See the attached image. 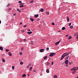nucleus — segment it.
Wrapping results in <instances>:
<instances>
[{
  "label": "nucleus",
  "mask_w": 78,
  "mask_h": 78,
  "mask_svg": "<svg viewBox=\"0 0 78 78\" xmlns=\"http://www.w3.org/2000/svg\"><path fill=\"white\" fill-rule=\"evenodd\" d=\"M33 2H34L33 1H32L30 2V3H33Z\"/></svg>",
  "instance_id": "473e14b6"
},
{
  "label": "nucleus",
  "mask_w": 78,
  "mask_h": 78,
  "mask_svg": "<svg viewBox=\"0 0 78 78\" xmlns=\"http://www.w3.org/2000/svg\"><path fill=\"white\" fill-rule=\"evenodd\" d=\"M76 37H77V39H78V34L77 35V36Z\"/></svg>",
  "instance_id": "bf43d9fd"
},
{
  "label": "nucleus",
  "mask_w": 78,
  "mask_h": 78,
  "mask_svg": "<svg viewBox=\"0 0 78 78\" xmlns=\"http://www.w3.org/2000/svg\"><path fill=\"white\" fill-rule=\"evenodd\" d=\"M44 49H40V52H41V53H42V52H43V51H44Z\"/></svg>",
  "instance_id": "0eeeda50"
},
{
  "label": "nucleus",
  "mask_w": 78,
  "mask_h": 78,
  "mask_svg": "<svg viewBox=\"0 0 78 78\" xmlns=\"http://www.w3.org/2000/svg\"><path fill=\"white\" fill-rule=\"evenodd\" d=\"M29 66H31V63H29Z\"/></svg>",
  "instance_id": "864d4df0"
},
{
  "label": "nucleus",
  "mask_w": 78,
  "mask_h": 78,
  "mask_svg": "<svg viewBox=\"0 0 78 78\" xmlns=\"http://www.w3.org/2000/svg\"><path fill=\"white\" fill-rule=\"evenodd\" d=\"M9 5H10V3H9L8 4V5H7L6 7H8L9 6Z\"/></svg>",
  "instance_id": "a878e982"
},
{
  "label": "nucleus",
  "mask_w": 78,
  "mask_h": 78,
  "mask_svg": "<svg viewBox=\"0 0 78 78\" xmlns=\"http://www.w3.org/2000/svg\"><path fill=\"white\" fill-rule=\"evenodd\" d=\"M46 13L47 15H49V14L50 13L48 12H46Z\"/></svg>",
  "instance_id": "bb28decb"
},
{
  "label": "nucleus",
  "mask_w": 78,
  "mask_h": 78,
  "mask_svg": "<svg viewBox=\"0 0 78 78\" xmlns=\"http://www.w3.org/2000/svg\"><path fill=\"white\" fill-rule=\"evenodd\" d=\"M32 70V67H30L29 69V71H31Z\"/></svg>",
  "instance_id": "c85d7f7f"
},
{
  "label": "nucleus",
  "mask_w": 78,
  "mask_h": 78,
  "mask_svg": "<svg viewBox=\"0 0 78 78\" xmlns=\"http://www.w3.org/2000/svg\"><path fill=\"white\" fill-rule=\"evenodd\" d=\"M44 11V9H41L39 11V12H43Z\"/></svg>",
  "instance_id": "6e6552de"
},
{
  "label": "nucleus",
  "mask_w": 78,
  "mask_h": 78,
  "mask_svg": "<svg viewBox=\"0 0 78 78\" xmlns=\"http://www.w3.org/2000/svg\"><path fill=\"white\" fill-rule=\"evenodd\" d=\"M14 66H12V70H14Z\"/></svg>",
  "instance_id": "cd10ccee"
},
{
  "label": "nucleus",
  "mask_w": 78,
  "mask_h": 78,
  "mask_svg": "<svg viewBox=\"0 0 78 78\" xmlns=\"http://www.w3.org/2000/svg\"><path fill=\"white\" fill-rule=\"evenodd\" d=\"M38 16H39V15L38 14H36V15H35L34 17H38Z\"/></svg>",
  "instance_id": "f8f14e48"
},
{
  "label": "nucleus",
  "mask_w": 78,
  "mask_h": 78,
  "mask_svg": "<svg viewBox=\"0 0 78 78\" xmlns=\"http://www.w3.org/2000/svg\"><path fill=\"white\" fill-rule=\"evenodd\" d=\"M58 33H60L61 32V30H59L58 31Z\"/></svg>",
  "instance_id": "4d7b16f0"
},
{
  "label": "nucleus",
  "mask_w": 78,
  "mask_h": 78,
  "mask_svg": "<svg viewBox=\"0 0 78 78\" xmlns=\"http://www.w3.org/2000/svg\"><path fill=\"white\" fill-rule=\"evenodd\" d=\"M0 50H1L2 51L3 50V49L2 48V47H0Z\"/></svg>",
  "instance_id": "2eb2a0df"
},
{
  "label": "nucleus",
  "mask_w": 78,
  "mask_h": 78,
  "mask_svg": "<svg viewBox=\"0 0 78 78\" xmlns=\"http://www.w3.org/2000/svg\"><path fill=\"white\" fill-rule=\"evenodd\" d=\"M47 58V56H45L44 58V59H46Z\"/></svg>",
  "instance_id": "4be33fe9"
},
{
  "label": "nucleus",
  "mask_w": 78,
  "mask_h": 78,
  "mask_svg": "<svg viewBox=\"0 0 78 78\" xmlns=\"http://www.w3.org/2000/svg\"><path fill=\"white\" fill-rule=\"evenodd\" d=\"M52 25H55V23L53 22L52 23Z\"/></svg>",
  "instance_id": "e433bc0d"
},
{
  "label": "nucleus",
  "mask_w": 78,
  "mask_h": 78,
  "mask_svg": "<svg viewBox=\"0 0 78 78\" xmlns=\"http://www.w3.org/2000/svg\"><path fill=\"white\" fill-rule=\"evenodd\" d=\"M24 27H27V26L26 25H25L24 26Z\"/></svg>",
  "instance_id": "a18cd8bd"
},
{
  "label": "nucleus",
  "mask_w": 78,
  "mask_h": 78,
  "mask_svg": "<svg viewBox=\"0 0 78 78\" xmlns=\"http://www.w3.org/2000/svg\"><path fill=\"white\" fill-rule=\"evenodd\" d=\"M49 50V48H48V47L46 48V51H48V50Z\"/></svg>",
  "instance_id": "b1692460"
},
{
  "label": "nucleus",
  "mask_w": 78,
  "mask_h": 78,
  "mask_svg": "<svg viewBox=\"0 0 78 78\" xmlns=\"http://www.w3.org/2000/svg\"><path fill=\"white\" fill-rule=\"evenodd\" d=\"M31 42H33V41H32Z\"/></svg>",
  "instance_id": "774afa93"
},
{
  "label": "nucleus",
  "mask_w": 78,
  "mask_h": 78,
  "mask_svg": "<svg viewBox=\"0 0 78 78\" xmlns=\"http://www.w3.org/2000/svg\"><path fill=\"white\" fill-rule=\"evenodd\" d=\"M66 36H69V35H66Z\"/></svg>",
  "instance_id": "e2e57ef3"
},
{
  "label": "nucleus",
  "mask_w": 78,
  "mask_h": 78,
  "mask_svg": "<svg viewBox=\"0 0 78 78\" xmlns=\"http://www.w3.org/2000/svg\"><path fill=\"white\" fill-rule=\"evenodd\" d=\"M2 61L4 62H5V60L4 59L2 58Z\"/></svg>",
  "instance_id": "aec40b11"
},
{
  "label": "nucleus",
  "mask_w": 78,
  "mask_h": 78,
  "mask_svg": "<svg viewBox=\"0 0 78 78\" xmlns=\"http://www.w3.org/2000/svg\"><path fill=\"white\" fill-rule=\"evenodd\" d=\"M72 36H69L68 38V39L69 40V39H72Z\"/></svg>",
  "instance_id": "4468645a"
},
{
  "label": "nucleus",
  "mask_w": 78,
  "mask_h": 78,
  "mask_svg": "<svg viewBox=\"0 0 78 78\" xmlns=\"http://www.w3.org/2000/svg\"><path fill=\"white\" fill-rule=\"evenodd\" d=\"M58 42H59H59H61V40H59V41H58Z\"/></svg>",
  "instance_id": "69168bd1"
},
{
  "label": "nucleus",
  "mask_w": 78,
  "mask_h": 78,
  "mask_svg": "<svg viewBox=\"0 0 78 78\" xmlns=\"http://www.w3.org/2000/svg\"><path fill=\"white\" fill-rule=\"evenodd\" d=\"M65 57L63 55H62L61 57V58L60 59V60H62Z\"/></svg>",
  "instance_id": "423d86ee"
},
{
  "label": "nucleus",
  "mask_w": 78,
  "mask_h": 78,
  "mask_svg": "<svg viewBox=\"0 0 78 78\" xmlns=\"http://www.w3.org/2000/svg\"><path fill=\"white\" fill-rule=\"evenodd\" d=\"M8 54L9 56H12V55H11V52H9L8 53Z\"/></svg>",
  "instance_id": "ddd939ff"
},
{
  "label": "nucleus",
  "mask_w": 78,
  "mask_h": 78,
  "mask_svg": "<svg viewBox=\"0 0 78 78\" xmlns=\"http://www.w3.org/2000/svg\"><path fill=\"white\" fill-rule=\"evenodd\" d=\"M36 72V70H34V72Z\"/></svg>",
  "instance_id": "a19ab883"
},
{
  "label": "nucleus",
  "mask_w": 78,
  "mask_h": 78,
  "mask_svg": "<svg viewBox=\"0 0 78 78\" xmlns=\"http://www.w3.org/2000/svg\"><path fill=\"white\" fill-rule=\"evenodd\" d=\"M63 55L64 57H65V56H68V55H69V54H68V52H67L64 53Z\"/></svg>",
  "instance_id": "7ed1b4c3"
},
{
  "label": "nucleus",
  "mask_w": 78,
  "mask_h": 78,
  "mask_svg": "<svg viewBox=\"0 0 78 78\" xmlns=\"http://www.w3.org/2000/svg\"><path fill=\"white\" fill-rule=\"evenodd\" d=\"M52 65H53V63H54V62H52Z\"/></svg>",
  "instance_id": "c03bdc74"
},
{
  "label": "nucleus",
  "mask_w": 78,
  "mask_h": 78,
  "mask_svg": "<svg viewBox=\"0 0 78 78\" xmlns=\"http://www.w3.org/2000/svg\"><path fill=\"white\" fill-rule=\"evenodd\" d=\"M1 20H0V24L1 23Z\"/></svg>",
  "instance_id": "052dcab7"
},
{
  "label": "nucleus",
  "mask_w": 78,
  "mask_h": 78,
  "mask_svg": "<svg viewBox=\"0 0 78 78\" xmlns=\"http://www.w3.org/2000/svg\"><path fill=\"white\" fill-rule=\"evenodd\" d=\"M16 11H19V9H17L16 10Z\"/></svg>",
  "instance_id": "37998d69"
},
{
  "label": "nucleus",
  "mask_w": 78,
  "mask_h": 78,
  "mask_svg": "<svg viewBox=\"0 0 78 78\" xmlns=\"http://www.w3.org/2000/svg\"><path fill=\"white\" fill-rule=\"evenodd\" d=\"M5 51H6V52H8V51H9V50H8V49H6L5 50Z\"/></svg>",
  "instance_id": "c756f323"
},
{
  "label": "nucleus",
  "mask_w": 78,
  "mask_h": 78,
  "mask_svg": "<svg viewBox=\"0 0 78 78\" xmlns=\"http://www.w3.org/2000/svg\"><path fill=\"white\" fill-rule=\"evenodd\" d=\"M31 33H32V31L27 32V34H31Z\"/></svg>",
  "instance_id": "1a4fd4ad"
},
{
  "label": "nucleus",
  "mask_w": 78,
  "mask_h": 78,
  "mask_svg": "<svg viewBox=\"0 0 78 78\" xmlns=\"http://www.w3.org/2000/svg\"><path fill=\"white\" fill-rule=\"evenodd\" d=\"M18 12H21V10H19Z\"/></svg>",
  "instance_id": "ea45409f"
},
{
  "label": "nucleus",
  "mask_w": 78,
  "mask_h": 78,
  "mask_svg": "<svg viewBox=\"0 0 78 78\" xmlns=\"http://www.w3.org/2000/svg\"><path fill=\"white\" fill-rule=\"evenodd\" d=\"M24 42H26V39H24Z\"/></svg>",
  "instance_id": "49530a36"
},
{
  "label": "nucleus",
  "mask_w": 78,
  "mask_h": 78,
  "mask_svg": "<svg viewBox=\"0 0 78 78\" xmlns=\"http://www.w3.org/2000/svg\"><path fill=\"white\" fill-rule=\"evenodd\" d=\"M65 29H66V27H63L62 28V30H64Z\"/></svg>",
  "instance_id": "6ab92c4d"
},
{
  "label": "nucleus",
  "mask_w": 78,
  "mask_h": 78,
  "mask_svg": "<svg viewBox=\"0 0 78 78\" xmlns=\"http://www.w3.org/2000/svg\"><path fill=\"white\" fill-rule=\"evenodd\" d=\"M39 20H40V19H39V18H38V20H37V21H39Z\"/></svg>",
  "instance_id": "8fccbe9b"
},
{
  "label": "nucleus",
  "mask_w": 78,
  "mask_h": 78,
  "mask_svg": "<svg viewBox=\"0 0 78 78\" xmlns=\"http://www.w3.org/2000/svg\"><path fill=\"white\" fill-rule=\"evenodd\" d=\"M18 3H22V1H19L18 2Z\"/></svg>",
  "instance_id": "c9c22d12"
},
{
  "label": "nucleus",
  "mask_w": 78,
  "mask_h": 78,
  "mask_svg": "<svg viewBox=\"0 0 78 78\" xmlns=\"http://www.w3.org/2000/svg\"><path fill=\"white\" fill-rule=\"evenodd\" d=\"M67 21L68 22H69V18L68 17H67Z\"/></svg>",
  "instance_id": "f3484780"
},
{
  "label": "nucleus",
  "mask_w": 78,
  "mask_h": 78,
  "mask_svg": "<svg viewBox=\"0 0 78 78\" xmlns=\"http://www.w3.org/2000/svg\"><path fill=\"white\" fill-rule=\"evenodd\" d=\"M30 20H31V21H32V22H34V19H33V18H30Z\"/></svg>",
  "instance_id": "9d476101"
},
{
  "label": "nucleus",
  "mask_w": 78,
  "mask_h": 78,
  "mask_svg": "<svg viewBox=\"0 0 78 78\" xmlns=\"http://www.w3.org/2000/svg\"><path fill=\"white\" fill-rule=\"evenodd\" d=\"M20 55H22V52H20Z\"/></svg>",
  "instance_id": "f704fd0d"
},
{
  "label": "nucleus",
  "mask_w": 78,
  "mask_h": 78,
  "mask_svg": "<svg viewBox=\"0 0 78 78\" xmlns=\"http://www.w3.org/2000/svg\"><path fill=\"white\" fill-rule=\"evenodd\" d=\"M20 64H21V65H23V62H20Z\"/></svg>",
  "instance_id": "412c9836"
},
{
  "label": "nucleus",
  "mask_w": 78,
  "mask_h": 78,
  "mask_svg": "<svg viewBox=\"0 0 78 78\" xmlns=\"http://www.w3.org/2000/svg\"><path fill=\"white\" fill-rule=\"evenodd\" d=\"M70 53H71V52H70L69 53H68V55H69V54H70Z\"/></svg>",
  "instance_id": "5fc2aeb1"
},
{
  "label": "nucleus",
  "mask_w": 78,
  "mask_h": 78,
  "mask_svg": "<svg viewBox=\"0 0 78 78\" xmlns=\"http://www.w3.org/2000/svg\"><path fill=\"white\" fill-rule=\"evenodd\" d=\"M47 73H49V71H48L47 69H46V70Z\"/></svg>",
  "instance_id": "2f4dec72"
},
{
  "label": "nucleus",
  "mask_w": 78,
  "mask_h": 78,
  "mask_svg": "<svg viewBox=\"0 0 78 78\" xmlns=\"http://www.w3.org/2000/svg\"><path fill=\"white\" fill-rule=\"evenodd\" d=\"M26 76V74H23L22 76V77H25V76Z\"/></svg>",
  "instance_id": "a211bd4d"
},
{
  "label": "nucleus",
  "mask_w": 78,
  "mask_h": 78,
  "mask_svg": "<svg viewBox=\"0 0 78 78\" xmlns=\"http://www.w3.org/2000/svg\"><path fill=\"white\" fill-rule=\"evenodd\" d=\"M47 70H48V71H49V69H47Z\"/></svg>",
  "instance_id": "0e129e2a"
},
{
  "label": "nucleus",
  "mask_w": 78,
  "mask_h": 78,
  "mask_svg": "<svg viewBox=\"0 0 78 78\" xmlns=\"http://www.w3.org/2000/svg\"><path fill=\"white\" fill-rule=\"evenodd\" d=\"M49 64H50V63L49 62L47 63V65H49Z\"/></svg>",
  "instance_id": "58836bf2"
},
{
  "label": "nucleus",
  "mask_w": 78,
  "mask_h": 78,
  "mask_svg": "<svg viewBox=\"0 0 78 78\" xmlns=\"http://www.w3.org/2000/svg\"><path fill=\"white\" fill-rule=\"evenodd\" d=\"M30 66H29V65H28L27 66V68H28Z\"/></svg>",
  "instance_id": "603ef678"
},
{
  "label": "nucleus",
  "mask_w": 78,
  "mask_h": 78,
  "mask_svg": "<svg viewBox=\"0 0 78 78\" xmlns=\"http://www.w3.org/2000/svg\"><path fill=\"white\" fill-rule=\"evenodd\" d=\"M75 73H76V71H74L72 72V73L73 74H75Z\"/></svg>",
  "instance_id": "393cba45"
},
{
  "label": "nucleus",
  "mask_w": 78,
  "mask_h": 78,
  "mask_svg": "<svg viewBox=\"0 0 78 78\" xmlns=\"http://www.w3.org/2000/svg\"><path fill=\"white\" fill-rule=\"evenodd\" d=\"M22 33H23L24 32V30H21Z\"/></svg>",
  "instance_id": "7c9ffc66"
},
{
  "label": "nucleus",
  "mask_w": 78,
  "mask_h": 78,
  "mask_svg": "<svg viewBox=\"0 0 78 78\" xmlns=\"http://www.w3.org/2000/svg\"><path fill=\"white\" fill-rule=\"evenodd\" d=\"M69 58V55H67L66 57H65V59H67Z\"/></svg>",
  "instance_id": "9b49d317"
},
{
  "label": "nucleus",
  "mask_w": 78,
  "mask_h": 78,
  "mask_svg": "<svg viewBox=\"0 0 78 78\" xmlns=\"http://www.w3.org/2000/svg\"><path fill=\"white\" fill-rule=\"evenodd\" d=\"M30 29L27 30V31H30Z\"/></svg>",
  "instance_id": "de8ad7c7"
},
{
  "label": "nucleus",
  "mask_w": 78,
  "mask_h": 78,
  "mask_svg": "<svg viewBox=\"0 0 78 78\" xmlns=\"http://www.w3.org/2000/svg\"><path fill=\"white\" fill-rule=\"evenodd\" d=\"M59 44V42H58V41L56 43V45H58V44Z\"/></svg>",
  "instance_id": "5701e85b"
},
{
  "label": "nucleus",
  "mask_w": 78,
  "mask_h": 78,
  "mask_svg": "<svg viewBox=\"0 0 78 78\" xmlns=\"http://www.w3.org/2000/svg\"><path fill=\"white\" fill-rule=\"evenodd\" d=\"M71 24H72V23H70L69 25V26H70V25H71Z\"/></svg>",
  "instance_id": "4c0bfd02"
},
{
  "label": "nucleus",
  "mask_w": 78,
  "mask_h": 78,
  "mask_svg": "<svg viewBox=\"0 0 78 78\" xmlns=\"http://www.w3.org/2000/svg\"><path fill=\"white\" fill-rule=\"evenodd\" d=\"M78 69V67H77V70Z\"/></svg>",
  "instance_id": "338daca9"
},
{
  "label": "nucleus",
  "mask_w": 78,
  "mask_h": 78,
  "mask_svg": "<svg viewBox=\"0 0 78 78\" xmlns=\"http://www.w3.org/2000/svg\"><path fill=\"white\" fill-rule=\"evenodd\" d=\"M77 70V67H74L71 69V70L72 71H73V70Z\"/></svg>",
  "instance_id": "f257e3e1"
},
{
  "label": "nucleus",
  "mask_w": 78,
  "mask_h": 78,
  "mask_svg": "<svg viewBox=\"0 0 78 78\" xmlns=\"http://www.w3.org/2000/svg\"><path fill=\"white\" fill-rule=\"evenodd\" d=\"M11 9L10 8H9V11H11Z\"/></svg>",
  "instance_id": "3c124183"
},
{
  "label": "nucleus",
  "mask_w": 78,
  "mask_h": 78,
  "mask_svg": "<svg viewBox=\"0 0 78 78\" xmlns=\"http://www.w3.org/2000/svg\"><path fill=\"white\" fill-rule=\"evenodd\" d=\"M54 78H58V77L57 76V75H55L54 76Z\"/></svg>",
  "instance_id": "dca6fc26"
},
{
  "label": "nucleus",
  "mask_w": 78,
  "mask_h": 78,
  "mask_svg": "<svg viewBox=\"0 0 78 78\" xmlns=\"http://www.w3.org/2000/svg\"><path fill=\"white\" fill-rule=\"evenodd\" d=\"M4 56V54H3L2 55V56Z\"/></svg>",
  "instance_id": "680f3d73"
},
{
  "label": "nucleus",
  "mask_w": 78,
  "mask_h": 78,
  "mask_svg": "<svg viewBox=\"0 0 78 78\" xmlns=\"http://www.w3.org/2000/svg\"><path fill=\"white\" fill-rule=\"evenodd\" d=\"M69 65H71V64L70 62H69Z\"/></svg>",
  "instance_id": "79ce46f5"
},
{
  "label": "nucleus",
  "mask_w": 78,
  "mask_h": 78,
  "mask_svg": "<svg viewBox=\"0 0 78 78\" xmlns=\"http://www.w3.org/2000/svg\"><path fill=\"white\" fill-rule=\"evenodd\" d=\"M23 50V48H22L21 49V51H22V50Z\"/></svg>",
  "instance_id": "09e8293b"
},
{
  "label": "nucleus",
  "mask_w": 78,
  "mask_h": 78,
  "mask_svg": "<svg viewBox=\"0 0 78 78\" xmlns=\"http://www.w3.org/2000/svg\"><path fill=\"white\" fill-rule=\"evenodd\" d=\"M55 54H56V53H51L49 55V56H51V57L53 56H54V55H55Z\"/></svg>",
  "instance_id": "f03ea898"
},
{
  "label": "nucleus",
  "mask_w": 78,
  "mask_h": 78,
  "mask_svg": "<svg viewBox=\"0 0 78 78\" xmlns=\"http://www.w3.org/2000/svg\"><path fill=\"white\" fill-rule=\"evenodd\" d=\"M65 64L66 65H67L68 64V63H69V60H66L65 61Z\"/></svg>",
  "instance_id": "20e7f679"
},
{
  "label": "nucleus",
  "mask_w": 78,
  "mask_h": 78,
  "mask_svg": "<svg viewBox=\"0 0 78 78\" xmlns=\"http://www.w3.org/2000/svg\"><path fill=\"white\" fill-rule=\"evenodd\" d=\"M22 23H20V25H22Z\"/></svg>",
  "instance_id": "13d9d810"
},
{
  "label": "nucleus",
  "mask_w": 78,
  "mask_h": 78,
  "mask_svg": "<svg viewBox=\"0 0 78 78\" xmlns=\"http://www.w3.org/2000/svg\"><path fill=\"white\" fill-rule=\"evenodd\" d=\"M21 4H22V5H21L19 7L20 8H22L23 7V6H24V5H24V3H22Z\"/></svg>",
  "instance_id": "39448f33"
},
{
  "label": "nucleus",
  "mask_w": 78,
  "mask_h": 78,
  "mask_svg": "<svg viewBox=\"0 0 78 78\" xmlns=\"http://www.w3.org/2000/svg\"><path fill=\"white\" fill-rule=\"evenodd\" d=\"M70 28L72 29V28H73V26H70Z\"/></svg>",
  "instance_id": "72a5a7b5"
},
{
  "label": "nucleus",
  "mask_w": 78,
  "mask_h": 78,
  "mask_svg": "<svg viewBox=\"0 0 78 78\" xmlns=\"http://www.w3.org/2000/svg\"><path fill=\"white\" fill-rule=\"evenodd\" d=\"M16 13H14V14H13V15H14V16H16Z\"/></svg>",
  "instance_id": "6e6d98bb"
}]
</instances>
